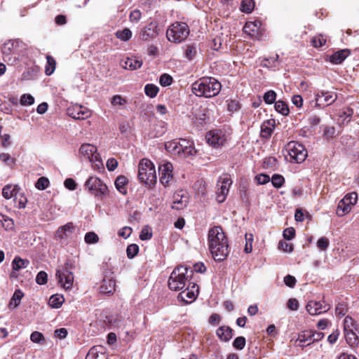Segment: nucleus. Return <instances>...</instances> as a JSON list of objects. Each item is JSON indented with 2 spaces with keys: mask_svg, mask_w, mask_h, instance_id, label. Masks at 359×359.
I'll list each match as a JSON object with an SVG mask.
<instances>
[{
  "mask_svg": "<svg viewBox=\"0 0 359 359\" xmlns=\"http://www.w3.org/2000/svg\"><path fill=\"white\" fill-rule=\"evenodd\" d=\"M208 243L214 259L217 262L224 260L229 251L227 238L221 226H214L209 230Z\"/></svg>",
  "mask_w": 359,
  "mask_h": 359,
  "instance_id": "1",
  "label": "nucleus"
},
{
  "mask_svg": "<svg viewBox=\"0 0 359 359\" xmlns=\"http://www.w3.org/2000/svg\"><path fill=\"white\" fill-rule=\"evenodd\" d=\"M221 88V83L215 78L203 77L192 84L191 90L198 97H212L219 93Z\"/></svg>",
  "mask_w": 359,
  "mask_h": 359,
  "instance_id": "2",
  "label": "nucleus"
},
{
  "mask_svg": "<svg viewBox=\"0 0 359 359\" xmlns=\"http://www.w3.org/2000/svg\"><path fill=\"white\" fill-rule=\"evenodd\" d=\"M193 275V270L187 266H180L174 269L168 279V287L171 290H182L187 286Z\"/></svg>",
  "mask_w": 359,
  "mask_h": 359,
  "instance_id": "3",
  "label": "nucleus"
},
{
  "mask_svg": "<svg viewBox=\"0 0 359 359\" xmlns=\"http://www.w3.org/2000/svg\"><path fill=\"white\" fill-rule=\"evenodd\" d=\"M165 147L171 154L179 155L184 158L194 156L196 152L193 142L186 139L167 142L165 144Z\"/></svg>",
  "mask_w": 359,
  "mask_h": 359,
  "instance_id": "4",
  "label": "nucleus"
},
{
  "mask_svg": "<svg viewBox=\"0 0 359 359\" xmlns=\"http://www.w3.org/2000/svg\"><path fill=\"white\" fill-rule=\"evenodd\" d=\"M138 177L142 183L149 187H152L156 183V170L151 161L146 158L140 161L138 165Z\"/></svg>",
  "mask_w": 359,
  "mask_h": 359,
  "instance_id": "5",
  "label": "nucleus"
},
{
  "mask_svg": "<svg viewBox=\"0 0 359 359\" xmlns=\"http://www.w3.org/2000/svg\"><path fill=\"white\" fill-rule=\"evenodd\" d=\"M190 32L187 23L175 22L172 24L166 32V37L168 41L174 43H180L184 41Z\"/></svg>",
  "mask_w": 359,
  "mask_h": 359,
  "instance_id": "6",
  "label": "nucleus"
},
{
  "mask_svg": "<svg viewBox=\"0 0 359 359\" xmlns=\"http://www.w3.org/2000/svg\"><path fill=\"white\" fill-rule=\"evenodd\" d=\"M285 152L290 156L289 161L291 163H300L305 161L307 157V151L304 145L297 142H290L285 148Z\"/></svg>",
  "mask_w": 359,
  "mask_h": 359,
  "instance_id": "7",
  "label": "nucleus"
},
{
  "mask_svg": "<svg viewBox=\"0 0 359 359\" xmlns=\"http://www.w3.org/2000/svg\"><path fill=\"white\" fill-rule=\"evenodd\" d=\"M84 186L90 194L100 199H102L108 194L107 186L97 177H90Z\"/></svg>",
  "mask_w": 359,
  "mask_h": 359,
  "instance_id": "8",
  "label": "nucleus"
},
{
  "mask_svg": "<svg viewBox=\"0 0 359 359\" xmlns=\"http://www.w3.org/2000/svg\"><path fill=\"white\" fill-rule=\"evenodd\" d=\"M81 154L86 158L90 162L95 164V166L100 168L102 166V159L97 151V148L90 144H83L80 149Z\"/></svg>",
  "mask_w": 359,
  "mask_h": 359,
  "instance_id": "9",
  "label": "nucleus"
},
{
  "mask_svg": "<svg viewBox=\"0 0 359 359\" xmlns=\"http://www.w3.org/2000/svg\"><path fill=\"white\" fill-rule=\"evenodd\" d=\"M56 276L58 279L59 284L65 290H69L72 287L74 283V275L73 273L69 271L68 264H66L57 269Z\"/></svg>",
  "mask_w": 359,
  "mask_h": 359,
  "instance_id": "10",
  "label": "nucleus"
},
{
  "mask_svg": "<svg viewBox=\"0 0 359 359\" xmlns=\"http://www.w3.org/2000/svg\"><path fill=\"white\" fill-rule=\"evenodd\" d=\"M337 99V94L334 91L320 90L315 96L316 104L319 107H327Z\"/></svg>",
  "mask_w": 359,
  "mask_h": 359,
  "instance_id": "11",
  "label": "nucleus"
},
{
  "mask_svg": "<svg viewBox=\"0 0 359 359\" xmlns=\"http://www.w3.org/2000/svg\"><path fill=\"white\" fill-rule=\"evenodd\" d=\"M22 46L23 43L20 40H9L5 42L1 48L4 60H10L11 55H19L20 48Z\"/></svg>",
  "mask_w": 359,
  "mask_h": 359,
  "instance_id": "12",
  "label": "nucleus"
},
{
  "mask_svg": "<svg viewBox=\"0 0 359 359\" xmlns=\"http://www.w3.org/2000/svg\"><path fill=\"white\" fill-rule=\"evenodd\" d=\"M206 140L210 145L218 147L224 144L226 137L224 131L220 129H215L207 133Z\"/></svg>",
  "mask_w": 359,
  "mask_h": 359,
  "instance_id": "13",
  "label": "nucleus"
},
{
  "mask_svg": "<svg viewBox=\"0 0 359 359\" xmlns=\"http://www.w3.org/2000/svg\"><path fill=\"white\" fill-rule=\"evenodd\" d=\"M231 180L228 175H224L219 178L217 183V201L219 203L224 201L228 193Z\"/></svg>",
  "mask_w": 359,
  "mask_h": 359,
  "instance_id": "14",
  "label": "nucleus"
},
{
  "mask_svg": "<svg viewBox=\"0 0 359 359\" xmlns=\"http://www.w3.org/2000/svg\"><path fill=\"white\" fill-rule=\"evenodd\" d=\"M198 293V286L194 283H189L186 289L178 294V299L185 304H189L196 299Z\"/></svg>",
  "mask_w": 359,
  "mask_h": 359,
  "instance_id": "15",
  "label": "nucleus"
},
{
  "mask_svg": "<svg viewBox=\"0 0 359 359\" xmlns=\"http://www.w3.org/2000/svg\"><path fill=\"white\" fill-rule=\"evenodd\" d=\"M68 116L76 120H84L90 116V111L81 105H74L67 108Z\"/></svg>",
  "mask_w": 359,
  "mask_h": 359,
  "instance_id": "16",
  "label": "nucleus"
},
{
  "mask_svg": "<svg viewBox=\"0 0 359 359\" xmlns=\"http://www.w3.org/2000/svg\"><path fill=\"white\" fill-rule=\"evenodd\" d=\"M172 163L169 162L159 165L160 181L165 187L168 186L172 179Z\"/></svg>",
  "mask_w": 359,
  "mask_h": 359,
  "instance_id": "17",
  "label": "nucleus"
},
{
  "mask_svg": "<svg viewBox=\"0 0 359 359\" xmlns=\"http://www.w3.org/2000/svg\"><path fill=\"white\" fill-rule=\"evenodd\" d=\"M189 201V196L186 191L180 190L176 191L173 195L172 208L175 210H182L187 207Z\"/></svg>",
  "mask_w": 359,
  "mask_h": 359,
  "instance_id": "18",
  "label": "nucleus"
},
{
  "mask_svg": "<svg viewBox=\"0 0 359 359\" xmlns=\"http://www.w3.org/2000/svg\"><path fill=\"white\" fill-rule=\"evenodd\" d=\"M306 309L310 315L316 316L327 311L330 309V305H323L320 301H309L306 304Z\"/></svg>",
  "mask_w": 359,
  "mask_h": 359,
  "instance_id": "19",
  "label": "nucleus"
},
{
  "mask_svg": "<svg viewBox=\"0 0 359 359\" xmlns=\"http://www.w3.org/2000/svg\"><path fill=\"white\" fill-rule=\"evenodd\" d=\"M158 35V24L152 22L141 31L140 36L143 41H148L149 39H154Z\"/></svg>",
  "mask_w": 359,
  "mask_h": 359,
  "instance_id": "20",
  "label": "nucleus"
},
{
  "mask_svg": "<svg viewBox=\"0 0 359 359\" xmlns=\"http://www.w3.org/2000/svg\"><path fill=\"white\" fill-rule=\"evenodd\" d=\"M349 321L351 323L352 318L348 316L346 317L344 320V334L348 344L351 346H354L358 344V339L352 328H348V323Z\"/></svg>",
  "mask_w": 359,
  "mask_h": 359,
  "instance_id": "21",
  "label": "nucleus"
},
{
  "mask_svg": "<svg viewBox=\"0 0 359 359\" xmlns=\"http://www.w3.org/2000/svg\"><path fill=\"white\" fill-rule=\"evenodd\" d=\"M86 359H107L104 348L102 346L92 347L89 350Z\"/></svg>",
  "mask_w": 359,
  "mask_h": 359,
  "instance_id": "22",
  "label": "nucleus"
},
{
  "mask_svg": "<svg viewBox=\"0 0 359 359\" xmlns=\"http://www.w3.org/2000/svg\"><path fill=\"white\" fill-rule=\"evenodd\" d=\"M74 230V226L72 222H69L67 224L60 227L56 231V237L59 239H65L70 236Z\"/></svg>",
  "mask_w": 359,
  "mask_h": 359,
  "instance_id": "23",
  "label": "nucleus"
},
{
  "mask_svg": "<svg viewBox=\"0 0 359 359\" xmlns=\"http://www.w3.org/2000/svg\"><path fill=\"white\" fill-rule=\"evenodd\" d=\"M217 337L224 341H229L233 337V330L229 326H221L217 330Z\"/></svg>",
  "mask_w": 359,
  "mask_h": 359,
  "instance_id": "24",
  "label": "nucleus"
},
{
  "mask_svg": "<svg viewBox=\"0 0 359 359\" xmlns=\"http://www.w3.org/2000/svg\"><path fill=\"white\" fill-rule=\"evenodd\" d=\"M20 191V187L18 185L7 184L2 189V196L6 199H10L13 197H17Z\"/></svg>",
  "mask_w": 359,
  "mask_h": 359,
  "instance_id": "25",
  "label": "nucleus"
},
{
  "mask_svg": "<svg viewBox=\"0 0 359 359\" xmlns=\"http://www.w3.org/2000/svg\"><path fill=\"white\" fill-rule=\"evenodd\" d=\"M142 65V61L135 57H128L121 64L123 68L130 70H135L140 68Z\"/></svg>",
  "mask_w": 359,
  "mask_h": 359,
  "instance_id": "26",
  "label": "nucleus"
},
{
  "mask_svg": "<svg viewBox=\"0 0 359 359\" xmlns=\"http://www.w3.org/2000/svg\"><path fill=\"white\" fill-rule=\"evenodd\" d=\"M350 54L347 49L341 50L333 53L330 58V61L333 64H341Z\"/></svg>",
  "mask_w": 359,
  "mask_h": 359,
  "instance_id": "27",
  "label": "nucleus"
},
{
  "mask_svg": "<svg viewBox=\"0 0 359 359\" xmlns=\"http://www.w3.org/2000/svg\"><path fill=\"white\" fill-rule=\"evenodd\" d=\"M274 120H268L263 123L261 126V135L264 138L269 137L274 128Z\"/></svg>",
  "mask_w": 359,
  "mask_h": 359,
  "instance_id": "28",
  "label": "nucleus"
},
{
  "mask_svg": "<svg viewBox=\"0 0 359 359\" xmlns=\"http://www.w3.org/2000/svg\"><path fill=\"white\" fill-rule=\"evenodd\" d=\"M115 281L112 279H104L100 286V292L103 294H111L115 290Z\"/></svg>",
  "mask_w": 359,
  "mask_h": 359,
  "instance_id": "29",
  "label": "nucleus"
},
{
  "mask_svg": "<svg viewBox=\"0 0 359 359\" xmlns=\"http://www.w3.org/2000/svg\"><path fill=\"white\" fill-rule=\"evenodd\" d=\"M127 184L128 180L123 175L117 177L114 182L116 189L122 194H126L127 193Z\"/></svg>",
  "mask_w": 359,
  "mask_h": 359,
  "instance_id": "30",
  "label": "nucleus"
},
{
  "mask_svg": "<svg viewBox=\"0 0 359 359\" xmlns=\"http://www.w3.org/2000/svg\"><path fill=\"white\" fill-rule=\"evenodd\" d=\"M198 46L196 43L188 44L184 49V55L189 60H193L197 54Z\"/></svg>",
  "mask_w": 359,
  "mask_h": 359,
  "instance_id": "31",
  "label": "nucleus"
},
{
  "mask_svg": "<svg viewBox=\"0 0 359 359\" xmlns=\"http://www.w3.org/2000/svg\"><path fill=\"white\" fill-rule=\"evenodd\" d=\"M312 330H304L299 334L298 338L296 341L299 343L308 342L307 346L313 344Z\"/></svg>",
  "mask_w": 359,
  "mask_h": 359,
  "instance_id": "32",
  "label": "nucleus"
},
{
  "mask_svg": "<svg viewBox=\"0 0 359 359\" xmlns=\"http://www.w3.org/2000/svg\"><path fill=\"white\" fill-rule=\"evenodd\" d=\"M29 264L27 259H23L20 257H15L12 262V267L14 271H19L22 269L27 268Z\"/></svg>",
  "mask_w": 359,
  "mask_h": 359,
  "instance_id": "33",
  "label": "nucleus"
},
{
  "mask_svg": "<svg viewBox=\"0 0 359 359\" xmlns=\"http://www.w3.org/2000/svg\"><path fill=\"white\" fill-rule=\"evenodd\" d=\"M351 208H352V206L351 205H349L348 203H346V201H344V199L342 198L339 202V204L337 206V214L339 216L341 217V216L348 213L349 212H351Z\"/></svg>",
  "mask_w": 359,
  "mask_h": 359,
  "instance_id": "34",
  "label": "nucleus"
},
{
  "mask_svg": "<svg viewBox=\"0 0 359 359\" xmlns=\"http://www.w3.org/2000/svg\"><path fill=\"white\" fill-rule=\"evenodd\" d=\"M56 67V61L51 55H48L46 56V65L45 66V73L46 75H51Z\"/></svg>",
  "mask_w": 359,
  "mask_h": 359,
  "instance_id": "35",
  "label": "nucleus"
},
{
  "mask_svg": "<svg viewBox=\"0 0 359 359\" xmlns=\"http://www.w3.org/2000/svg\"><path fill=\"white\" fill-rule=\"evenodd\" d=\"M24 294L20 290H16L9 302V308L15 309L16 308L20 303L22 298L23 297Z\"/></svg>",
  "mask_w": 359,
  "mask_h": 359,
  "instance_id": "36",
  "label": "nucleus"
},
{
  "mask_svg": "<svg viewBox=\"0 0 359 359\" xmlns=\"http://www.w3.org/2000/svg\"><path fill=\"white\" fill-rule=\"evenodd\" d=\"M64 297L60 294L52 295L49 299V305L53 308H60L64 302Z\"/></svg>",
  "mask_w": 359,
  "mask_h": 359,
  "instance_id": "37",
  "label": "nucleus"
},
{
  "mask_svg": "<svg viewBox=\"0 0 359 359\" xmlns=\"http://www.w3.org/2000/svg\"><path fill=\"white\" fill-rule=\"evenodd\" d=\"M158 91V87L152 83L147 84L144 87L145 94L151 98L155 97L157 95Z\"/></svg>",
  "mask_w": 359,
  "mask_h": 359,
  "instance_id": "38",
  "label": "nucleus"
},
{
  "mask_svg": "<svg viewBox=\"0 0 359 359\" xmlns=\"http://www.w3.org/2000/svg\"><path fill=\"white\" fill-rule=\"evenodd\" d=\"M116 36L121 41H127L132 37V32L128 28L122 30H118L116 32Z\"/></svg>",
  "mask_w": 359,
  "mask_h": 359,
  "instance_id": "39",
  "label": "nucleus"
},
{
  "mask_svg": "<svg viewBox=\"0 0 359 359\" xmlns=\"http://www.w3.org/2000/svg\"><path fill=\"white\" fill-rule=\"evenodd\" d=\"M275 109L282 115H287L289 114V109L287 104L281 100L275 102Z\"/></svg>",
  "mask_w": 359,
  "mask_h": 359,
  "instance_id": "40",
  "label": "nucleus"
},
{
  "mask_svg": "<svg viewBox=\"0 0 359 359\" xmlns=\"http://www.w3.org/2000/svg\"><path fill=\"white\" fill-rule=\"evenodd\" d=\"M255 8V2L253 0H243L241 2V10L243 12L250 13Z\"/></svg>",
  "mask_w": 359,
  "mask_h": 359,
  "instance_id": "41",
  "label": "nucleus"
},
{
  "mask_svg": "<svg viewBox=\"0 0 359 359\" xmlns=\"http://www.w3.org/2000/svg\"><path fill=\"white\" fill-rule=\"evenodd\" d=\"M0 160L11 168L15 164V159L12 158L10 154L7 153L0 154Z\"/></svg>",
  "mask_w": 359,
  "mask_h": 359,
  "instance_id": "42",
  "label": "nucleus"
},
{
  "mask_svg": "<svg viewBox=\"0 0 359 359\" xmlns=\"http://www.w3.org/2000/svg\"><path fill=\"white\" fill-rule=\"evenodd\" d=\"M49 184L50 182L47 177H41L37 180L35 187L39 190H44L48 187Z\"/></svg>",
  "mask_w": 359,
  "mask_h": 359,
  "instance_id": "43",
  "label": "nucleus"
},
{
  "mask_svg": "<svg viewBox=\"0 0 359 359\" xmlns=\"http://www.w3.org/2000/svg\"><path fill=\"white\" fill-rule=\"evenodd\" d=\"M285 182V179L281 175L275 174L271 177V183L276 188H280Z\"/></svg>",
  "mask_w": 359,
  "mask_h": 359,
  "instance_id": "44",
  "label": "nucleus"
},
{
  "mask_svg": "<svg viewBox=\"0 0 359 359\" xmlns=\"http://www.w3.org/2000/svg\"><path fill=\"white\" fill-rule=\"evenodd\" d=\"M343 198L346 203H348L349 205L353 206L356 204L358 201V194L355 191L348 193L346 194Z\"/></svg>",
  "mask_w": 359,
  "mask_h": 359,
  "instance_id": "45",
  "label": "nucleus"
},
{
  "mask_svg": "<svg viewBox=\"0 0 359 359\" xmlns=\"http://www.w3.org/2000/svg\"><path fill=\"white\" fill-rule=\"evenodd\" d=\"M139 252V247L136 244H130L127 247L126 253L129 259L135 257Z\"/></svg>",
  "mask_w": 359,
  "mask_h": 359,
  "instance_id": "46",
  "label": "nucleus"
},
{
  "mask_svg": "<svg viewBox=\"0 0 359 359\" xmlns=\"http://www.w3.org/2000/svg\"><path fill=\"white\" fill-rule=\"evenodd\" d=\"M264 102L268 104H273L276 98V93L275 91L270 90L266 92L264 95Z\"/></svg>",
  "mask_w": 359,
  "mask_h": 359,
  "instance_id": "47",
  "label": "nucleus"
},
{
  "mask_svg": "<svg viewBox=\"0 0 359 359\" xmlns=\"http://www.w3.org/2000/svg\"><path fill=\"white\" fill-rule=\"evenodd\" d=\"M20 103L22 106L32 105L34 103V98L30 94H23L20 97Z\"/></svg>",
  "mask_w": 359,
  "mask_h": 359,
  "instance_id": "48",
  "label": "nucleus"
},
{
  "mask_svg": "<svg viewBox=\"0 0 359 359\" xmlns=\"http://www.w3.org/2000/svg\"><path fill=\"white\" fill-rule=\"evenodd\" d=\"M173 81L172 77L168 74H163L159 78V83L161 86L163 87L169 86L172 84Z\"/></svg>",
  "mask_w": 359,
  "mask_h": 359,
  "instance_id": "49",
  "label": "nucleus"
},
{
  "mask_svg": "<svg viewBox=\"0 0 359 359\" xmlns=\"http://www.w3.org/2000/svg\"><path fill=\"white\" fill-rule=\"evenodd\" d=\"M246 344L245 338L243 337H236L233 342V346L238 350H242L244 348Z\"/></svg>",
  "mask_w": 359,
  "mask_h": 359,
  "instance_id": "50",
  "label": "nucleus"
},
{
  "mask_svg": "<svg viewBox=\"0 0 359 359\" xmlns=\"http://www.w3.org/2000/svg\"><path fill=\"white\" fill-rule=\"evenodd\" d=\"M312 45L316 48H320L326 43V39L321 34L312 39Z\"/></svg>",
  "mask_w": 359,
  "mask_h": 359,
  "instance_id": "51",
  "label": "nucleus"
},
{
  "mask_svg": "<svg viewBox=\"0 0 359 359\" xmlns=\"http://www.w3.org/2000/svg\"><path fill=\"white\" fill-rule=\"evenodd\" d=\"M84 239H85L86 243H87L88 244L96 243L99 241L98 236L95 233L92 232V231L88 232L85 235Z\"/></svg>",
  "mask_w": 359,
  "mask_h": 359,
  "instance_id": "52",
  "label": "nucleus"
},
{
  "mask_svg": "<svg viewBox=\"0 0 359 359\" xmlns=\"http://www.w3.org/2000/svg\"><path fill=\"white\" fill-rule=\"evenodd\" d=\"M246 243L245 246V252L246 253H250L252 250V241H253V236L252 234L246 233L245 234Z\"/></svg>",
  "mask_w": 359,
  "mask_h": 359,
  "instance_id": "53",
  "label": "nucleus"
},
{
  "mask_svg": "<svg viewBox=\"0 0 359 359\" xmlns=\"http://www.w3.org/2000/svg\"><path fill=\"white\" fill-rule=\"evenodd\" d=\"M47 280H48V275L45 271H41L38 273V274L36 275V282L39 285H44L47 283Z\"/></svg>",
  "mask_w": 359,
  "mask_h": 359,
  "instance_id": "54",
  "label": "nucleus"
},
{
  "mask_svg": "<svg viewBox=\"0 0 359 359\" xmlns=\"http://www.w3.org/2000/svg\"><path fill=\"white\" fill-rule=\"evenodd\" d=\"M30 339L34 343H41V341H45L43 335L41 332L37 331L33 332L31 334Z\"/></svg>",
  "mask_w": 359,
  "mask_h": 359,
  "instance_id": "55",
  "label": "nucleus"
},
{
  "mask_svg": "<svg viewBox=\"0 0 359 359\" xmlns=\"http://www.w3.org/2000/svg\"><path fill=\"white\" fill-rule=\"evenodd\" d=\"M278 248L284 252H290L293 250V246L291 243H287L285 241H280L278 243Z\"/></svg>",
  "mask_w": 359,
  "mask_h": 359,
  "instance_id": "56",
  "label": "nucleus"
},
{
  "mask_svg": "<svg viewBox=\"0 0 359 359\" xmlns=\"http://www.w3.org/2000/svg\"><path fill=\"white\" fill-rule=\"evenodd\" d=\"M132 231L133 230L131 227L124 226L118 231V235L124 238H128L130 236Z\"/></svg>",
  "mask_w": 359,
  "mask_h": 359,
  "instance_id": "57",
  "label": "nucleus"
},
{
  "mask_svg": "<svg viewBox=\"0 0 359 359\" xmlns=\"http://www.w3.org/2000/svg\"><path fill=\"white\" fill-rule=\"evenodd\" d=\"M283 236L286 240H292L295 236L294 229L292 227L285 229L283 231Z\"/></svg>",
  "mask_w": 359,
  "mask_h": 359,
  "instance_id": "58",
  "label": "nucleus"
},
{
  "mask_svg": "<svg viewBox=\"0 0 359 359\" xmlns=\"http://www.w3.org/2000/svg\"><path fill=\"white\" fill-rule=\"evenodd\" d=\"M329 243V240L327 238L322 237L318 241L317 245L320 250H325L328 248Z\"/></svg>",
  "mask_w": 359,
  "mask_h": 359,
  "instance_id": "59",
  "label": "nucleus"
},
{
  "mask_svg": "<svg viewBox=\"0 0 359 359\" xmlns=\"http://www.w3.org/2000/svg\"><path fill=\"white\" fill-rule=\"evenodd\" d=\"M228 110L231 112L238 111L240 109V104L236 100H230L228 102Z\"/></svg>",
  "mask_w": 359,
  "mask_h": 359,
  "instance_id": "60",
  "label": "nucleus"
},
{
  "mask_svg": "<svg viewBox=\"0 0 359 359\" xmlns=\"http://www.w3.org/2000/svg\"><path fill=\"white\" fill-rule=\"evenodd\" d=\"M111 103L112 105H123L126 103V101L125 99H123L121 95H114L111 98Z\"/></svg>",
  "mask_w": 359,
  "mask_h": 359,
  "instance_id": "61",
  "label": "nucleus"
},
{
  "mask_svg": "<svg viewBox=\"0 0 359 359\" xmlns=\"http://www.w3.org/2000/svg\"><path fill=\"white\" fill-rule=\"evenodd\" d=\"M255 178L259 184H265L270 181V177L266 174H259Z\"/></svg>",
  "mask_w": 359,
  "mask_h": 359,
  "instance_id": "62",
  "label": "nucleus"
},
{
  "mask_svg": "<svg viewBox=\"0 0 359 359\" xmlns=\"http://www.w3.org/2000/svg\"><path fill=\"white\" fill-rule=\"evenodd\" d=\"M151 237H152V233L149 230V229H147V228L142 229V230L141 231L140 235V238L142 241L149 240Z\"/></svg>",
  "mask_w": 359,
  "mask_h": 359,
  "instance_id": "63",
  "label": "nucleus"
},
{
  "mask_svg": "<svg viewBox=\"0 0 359 359\" xmlns=\"http://www.w3.org/2000/svg\"><path fill=\"white\" fill-rule=\"evenodd\" d=\"M65 187L69 190H75L76 188V183L72 178H67L64 182Z\"/></svg>",
  "mask_w": 359,
  "mask_h": 359,
  "instance_id": "64",
  "label": "nucleus"
}]
</instances>
